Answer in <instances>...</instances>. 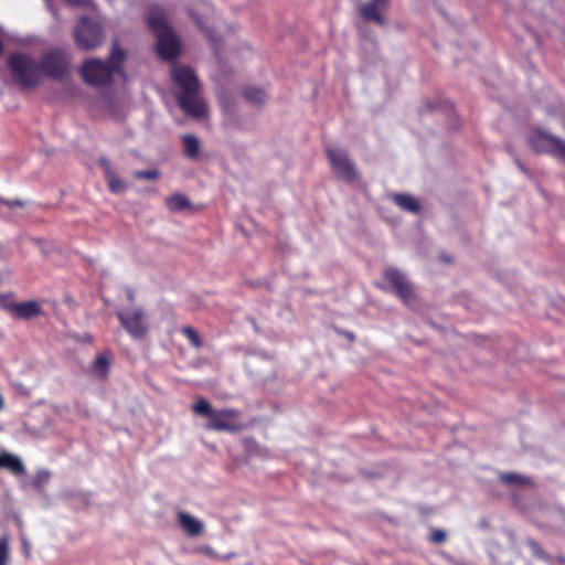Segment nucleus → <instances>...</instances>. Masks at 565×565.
<instances>
[{"label": "nucleus", "instance_id": "obj_1", "mask_svg": "<svg viewBox=\"0 0 565 565\" xmlns=\"http://www.w3.org/2000/svg\"><path fill=\"white\" fill-rule=\"evenodd\" d=\"M171 78L181 89L177 102L182 111L193 118L206 115V105L199 94L200 82L194 71L186 65L174 66Z\"/></svg>", "mask_w": 565, "mask_h": 565}, {"label": "nucleus", "instance_id": "obj_2", "mask_svg": "<svg viewBox=\"0 0 565 565\" xmlns=\"http://www.w3.org/2000/svg\"><path fill=\"white\" fill-rule=\"evenodd\" d=\"M146 22L157 38V53L164 61H174L181 52V42L169 24V13L159 4H151Z\"/></svg>", "mask_w": 565, "mask_h": 565}, {"label": "nucleus", "instance_id": "obj_3", "mask_svg": "<svg viewBox=\"0 0 565 565\" xmlns=\"http://www.w3.org/2000/svg\"><path fill=\"white\" fill-rule=\"evenodd\" d=\"M126 54L117 43L113 45L107 62L88 58L83 62L79 74L92 86H105L111 83L114 74L121 70Z\"/></svg>", "mask_w": 565, "mask_h": 565}, {"label": "nucleus", "instance_id": "obj_4", "mask_svg": "<svg viewBox=\"0 0 565 565\" xmlns=\"http://www.w3.org/2000/svg\"><path fill=\"white\" fill-rule=\"evenodd\" d=\"M191 408L195 415L206 418V430L238 433L245 428L239 422L241 412L236 408L215 409L204 398H199Z\"/></svg>", "mask_w": 565, "mask_h": 565}, {"label": "nucleus", "instance_id": "obj_5", "mask_svg": "<svg viewBox=\"0 0 565 565\" xmlns=\"http://www.w3.org/2000/svg\"><path fill=\"white\" fill-rule=\"evenodd\" d=\"M7 67L15 84L22 89H33L42 82L36 61L26 53H12L7 58Z\"/></svg>", "mask_w": 565, "mask_h": 565}, {"label": "nucleus", "instance_id": "obj_6", "mask_svg": "<svg viewBox=\"0 0 565 565\" xmlns=\"http://www.w3.org/2000/svg\"><path fill=\"white\" fill-rule=\"evenodd\" d=\"M71 62L72 57L65 50L60 47L46 50L39 62L41 76L62 81L70 75Z\"/></svg>", "mask_w": 565, "mask_h": 565}, {"label": "nucleus", "instance_id": "obj_7", "mask_svg": "<svg viewBox=\"0 0 565 565\" xmlns=\"http://www.w3.org/2000/svg\"><path fill=\"white\" fill-rule=\"evenodd\" d=\"M102 25L87 17H82L74 30L76 45L84 51H92L104 42Z\"/></svg>", "mask_w": 565, "mask_h": 565}, {"label": "nucleus", "instance_id": "obj_8", "mask_svg": "<svg viewBox=\"0 0 565 565\" xmlns=\"http://www.w3.org/2000/svg\"><path fill=\"white\" fill-rule=\"evenodd\" d=\"M116 317L132 339L139 340L146 337L148 326L145 321V315L141 309L129 308L119 310L116 312Z\"/></svg>", "mask_w": 565, "mask_h": 565}, {"label": "nucleus", "instance_id": "obj_9", "mask_svg": "<svg viewBox=\"0 0 565 565\" xmlns=\"http://www.w3.org/2000/svg\"><path fill=\"white\" fill-rule=\"evenodd\" d=\"M390 0H367L360 7L361 18L377 26L384 28L387 23Z\"/></svg>", "mask_w": 565, "mask_h": 565}, {"label": "nucleus", "instance_id": "obj_10", "mask_svg": "<svg viewBox=\"0 0 565 565\" xmlns=\"http://www.w3.org/2000/svg\"><path fill=\"white\" fill-rule=\"evenodd\" d=\"M384 279L407 306L412 307L414 305V289L402 273L388 268L384 271Z\"/></svg>", "mask_w": 565, "mask_h": 565}, {"label": "nucleus", "instance_id": "obj_11", "mask_svg": "<svg viewBox=\"0 0 565 565\" xmlns=\"http://www.w3.org/2000/svg\"><path fill=\"white\" fill-rule=\"evenodd\" d=\"M530 145L540 152H551L565 161V142L545 131H535L530 138Z\"/></svg>", "mask_w": 565, "mask_h": 565}, {"label": "nucleus", "instance_id": "obj_12", "mask_svg": "<svg viewBox=\"0 0 565 565\" xmlns=\"http://www.w3.org/2000/svg\"><path fill=\"white\" fill-rule=\"evenodd\" d=\"M327 156L335 175L342 180L351 181L353 179V167L349 154L340 147H327Z\"/></svg>", "mask_w": 565, "mask_h": 565}, {"label": "nucleus", "instance_id": "obj_13", "mask_svg": "<svg viewBox=\"0 0 565 565\" xmlns=\"http://www.w3.org/2000/svg\"><path fill=\"white\" fill-rule=\"evenodd\" d=\"M43 312L41 305L35 300L17 302L9 309V315L15 320H31Z\"/></svg>", "mask_w": 565, "mask_h": 565}, {"label": "nucleus", "instance_id": "obj_14", "mask_svg": "<svg viewBox=\"0 0 565 565\" xmlns=\"http://www.w3.org/2000/svg\"><path fill=\"white\" fill-rule=\"evenodd\" d=\"M0 469L8 470L14 476L25 475V467L21 458L8 451H0Z\"/></svg>", "mask_w": 565, "mask_h": 565}, {"label": "nucleus", "instance_id": "obj_15", "mask_svg": "<svg viewBox=\"0 0 565 565\" xmlns=\"http://www.w3.org/2000/svg\"><path fill=\"white\" fill-rule=\"evenodd\" d=\"M178 522L189 536H199L203 533V524L186 512L178 513Z\"/></svg>", "mask_w": 565, "mask_h": 565}, {"label": "nucleus", "instance_id": "obj_16", "mask_svg": "<svg viewBox=\"0 0 565 565\" xmlns=\"http://www.w3.org/2000/svg\"><path fill=\"white\" fill-rule=\"evenodd\" d=\"M390 199L403 211L409 213H418L420 210V204L418 200L411 194L396 193L392 194Z\"/></svg>", "mask_w": 565, "mask_h": 565}, {"label": "nucleus", "instance_id": "obj_17", "mask_svg": "<svg viewBox=\"0 0 565 565\" xmlns=\"http://www.w3.org/2000/svg\"><path fill=\"white\" fill-rule=\"evenodd\" d=\"M110 367V354L108 352L99 353L96 355L92 370L102 380L107 379Z\"/></svg>", "mask_w": 565, "mask_h": 565}, {"label": "nucleus", "instance_id": "obj_18", "mask_svg": "<svg viewBox=\"0 0 565 565\" xmlns=\"http://www.w3.org/2000/svg\"><path fill=\"white\" fill-rule=\"evenodd\" d=\"M105 179L108 184V189L111 193H121L126 191L127 186L122 179L111 169L110 164H107L105 171Z\"/></svg>", "mask_w": 565, "mask_h": 565}, {"label": "nucleus", "instance_id": "obj_19", "mask_svg": "<svg viewBox=\"0 0 565 565\" xmlns=\"http://www.w3.org/2000/svg\"><path fill=\"white\" fill-rule=\"evenodd\" d=\"M167 207L171 212H180L191 206L190 200L181 193H175L166 199Z\"/></svg>", "mask_w": 565, "mask_h": 565}, {"label": "nucleus", "instance_id": "obj_20", "mask_svg": "<svg viewBox=\"0 0 565 565\" xmlns=\"http://www.w3.org/2000/svg\"><path fill=\"white\" fill-rule=\"evenodd\" d=\"M184 146V156L189 159L195 160L200 154V142L199 139L193 135H184L182 137Z\"/></svg>", "mask_w": 565, "mask_h": 565}, {"label": "nucleus", "instance_id": "obj_21", "mask_svg": "<svg viewBox=\"0 0 565 565\" xmlns=\"http://www.w3.org/2000/svg\"><path fill=\"white\" fill-rule=\"evenodd\" d=\"M188 12H189V15L191 17V19L195 22V24L199 26V29L205 33L206 38L213 43L214 45V50H215V53L218 54L217 52V43H218V39H216L214 36V32L211 28H206L204 25V22H203V19L202 17H200L198 13L194 12L193 9H188Z\"/></svg>", "mask_w": 565, "mask_h": 565}, {"label": "nucleus", "instance_id": "obj_22", "mask_svg": "<svg viewBox=\"0 0 565 565\" xmlns=\"http://www.w3.org/2000/svg\"><path fill=\"white\" fill-rule=\"evenodd\" d=\"M243 96L246 100L255 105H262L266 102V93L264 89L249 86L243 90Z\"/></svg>", "mask_w": 565, "mask_h": 565}, {"label": "nucleus", "instance_id": "obj_23", "mask_svg": "<svg viewBox=\"0 0 565 565\" xmlns=\"http://www.w3.org/2000/svg\"><path fill=\"white\" fill-rule=\"evenodd\" d=\"M500 480L509 486L527 487L532 484V481L529 478L515 472L501 473Z\"/></svg>", "mask_w": 565, "mask_h": 565}, {"label": "nucleus", "instance_id": "obj_24", "mask_svg": "<svg viewBox=\"0 0 565 565\" xmlns=\"http://www.w3.org/2000/svg\"><path fill=\"white\" fill-rule=\"evenodd\" d=\"M181 332L189 340L192 347L200 349L203 345L202 339L194 328L185 326L182 327Z\"/></svg>", "mask_w": 565, "mask_h": 565}, {"label": "nucleus", "instance_id": "obj_25", "mask_svg": "<svg viewBox=\"0 0 565 565\" xmlns=\"http://www.w3.org/2000/svg\"><path fill=\"white\" fill-rule=\"evenodd\" d=\"M134 177L138 180H157L160 177V171L158 169L150 170H137L134 172Z\"/></svg>", "mask_w": 565, "mask_h": 565}, {"label": "nucleus", "instance_id": "obj_26", "mask_svg": "<svg viewBox=\"0 0 565 565\" xmlns=\"http://www.w3.org/2000/svg\"><path fill=\"white\" fill-rule=\"evenodd\" d=\"M50 472L46 470L38 471L32 480V484L36 489H42L45 484H47L50 480Z\"/></svg>", "mask_w": 565, "mask_h": 565}, {"label": "nucleus", "instance_id": "obj_27", "mask_svg": "<svg viewBox=\"0 0 565 565\" xmlns=\"http://www.w3.org/2000/svg\"><path fill=\"white\" fill-rule=\"evenodd\" d=\"M9 558V537H0V565H6Z\"/></svg>", "mask_w": 565, "mask_h": 565}, {"label": "nucleus", "instance_id": "obj_28", "mask_svg": "<svg viewBox=\"0 0 565 565\" xmlns=\"http://www.w3.org/2000/svg\"><path fill=\"white\" fill-rule=\"evenodd\" d=\"M0 203L8 206V207H23L25 205V202L14 199V200H7V199H0Z\"/></svg>", "mask_w": 565, "mask_h": 565}, {"label": "nucleus", "instance_id": "obj_29", "mask_svg": "<svg viewBox=\"0 0 565 565\" xmlns=\"http://www.w3.org/2000/svg\"><path fill=\"white\" fill-rule=\"evenodd\" d=\"M14 305H17V302L11 301L9 296H0V308L7 311L8 313L9 309Z\"/></svg>", "mask_w": 565, "mask_h": 565}, {"label": "nucleus", "instance_id": "obj_30", "mask_svg": "<svg viewBox=\"0 0 565 565\" xmlns=\"http://www.w3.org/2000/svg\"><path fill=\"white\" fill-rule=\"evenodd\" d=\"M446 540V533L441 530L433 531L430 541L434 543H443Z\"/></svg>", "mask_w": 565, "mask_h": 565}, {"label": "nucleus", "instance_id": "obj_31", "mask_svg": "<svg viewBox=\"0 0 565 565\" xmlns=\"http://www.w3.org/2000/svg\"><path fill=\"white\" fill-rule=\"evenodd\" d=\"M67 2H70L71 4H74V6H84L85 4L84 0H67Z\"/></svg>", "mask_w": 565, "mask_h": 565}, {"label": "nucleus", "instance_id": "obj_32", "mask_svg": "<svg viewBox=\"0 0 565 565\" xmlns=\"http://www.w3.org/2000/svg\"><path fill=\"white\" fill-rule=\"evenodd\" d=\"M100 164L104 168V172L106 171L107 164H110L107 159H100Z\"/></svg>", "mask_w": 565, "mask_h": 565}, {"label": "nucleus", "instance_id": "obj_33", "mask_svg": "<svg viewBox=\"0 0 565 565\" xmlns=\"http://www.w3.org/2000/svg\"><path fill=\"white\" fill-rule=\"evenodd\" d=\"M128 298H129L130 301H134V294H132V291L128 292Z\"/></svg>", "mask_w": 565, "mask_h": 565}, {"label": "nucleus", "instance_id": "obj_34", "mask_svg": "<svg viewBox=\"0 0 565 565\" xmlns=\"http://www.w3.org/2000/svg\"><path fill=\"white\" fill-rule=\"evenodd\" d=\"M2 430V427L0 426V431Z\"/></svg>", "mask_w": 565, "mask_h": 565}]
</instances>
